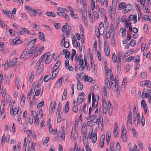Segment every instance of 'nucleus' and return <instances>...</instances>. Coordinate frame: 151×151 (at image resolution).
I'll return each mask as SVG.
<instances>
[{
	"label": "nucleus",
	"instance_id": "18",
	"mask_svg": "<svg viewBox=\"0 0 151 151\" xmlns=\"http://www.w3.org/2000/svg\"><path fill=\"white\" fill-rule=\"evenodd\" d=\"M81 35L82 36V37L81 38V42H82V43L83 44L84 43V41H85L84 31L83 29H82V34H81Z\"/></svg>",
	"mask_w": 151,
	"mask_h": 151
},
{
	"label": "nucleus",
	"instance_id": "3",
	"mask_svg": "<svg viewBox=\"0 0 151 151\" xmlns=\"http://www.w3.org/2000/svg\"><path fill=\"white\" fill-rule=\"evenodd\" d=\"M125 7H126L125 8H127V9H125L124 13V14H126L132 9L133 6L131 4H128L125 6Z\"/></svg>",
	"mask_w": 151,
	"mask_h": 151
},
{
	"label": "nucleus",
	"instance_id": "59",
	"mask_svg": "<svg viewBox=\"0 0 151 151\" xmlns=\"http://www.w3.org/2000/svg\"><path fill=\"white\" fill-rule=\"evenodd\" d=\"M9 32L11 34V35H12V36H14L15 35V32L14 30H13L12 29H10L9 30Z\"/></svg>",
	"mask_w": 151,
	"mask_h": 151
},
{
	"label": "nucleus",
	"instance_id": "9",
	"mask_svg": "<svg viewBox=\"0 0 151 151\" xmlns=\"http://www.w3.org/2000/svg\"><path fill=\"white\" fill-rule=\"evenodd\" d=\"M92 108L91 106L89 107V116L88 117H90V118H92V116H93V118L92 119H96L97 118V115L96 114H94L92 116H91V112L92 111Z\"/></svg>",
	"mask_w": 151,
	"mask_h": 151
},
{
	"label": "nucleus",
	"instance_id": "30",
	"mask_svg": "<svg viewBox=\"0 0 151 151\" xmlns=\"http://www.w3.org/2000/svg\"><path fill=\"white\" fill-rule=\"evenodd\" d=\"M112 59L113 60V62L114 63H116L117 58L114 52L113 53L112 55Z\"/></svg>",
	"mask_w": 151,
	"mask_h": 151
},
{
	"label": "nucleus",
	"instance_id": "58",
	"mask_svg": "<svg viewBox=\"0 0 151 151\" xmlns=\"http://www.w3.org/2000/svg\"><path fill=\"white\" fill-rule=\"evenodd\" d=\"M92 102H95L96 101V99L95 98V97L94 96V93H93V92H92Z\"/></svg>",
	"mask_w": 151,
	"mask_h": 151
},
{
	"label": "nucleus",
	"instance_id": "19",
	"mask_svg": "<svg viewBox=\"0 0 151 151\" xmlns=\"http://www.w3.org/2000/svg\"><path fill=\"white\" fill-rule=\"evenodd\" d=\"M63 77H61L56 82L55 85L57 86L60 85V86L62 83Z\"/></svg>",
	"mask_w": 151,
	"mask_h": 151
},
{
	"label": "nucleus",
	"instance_id": "12",
	"mask_svg": "<svg viewBox=\"0 0 151 151\" xmlns=\"http://www.w3.org/2000/svg\"><path fill=\"white\" fill-rule=\"evenodd\" d=\"M41 65H42V66L41 67L40 65L39 66L37 70L36 73H38V76L41 73L44 68L43 64H42Z\"/></svg>",
	"mask_w": 151,
	"mask_h": 151
},
{
	"label": "nucleus",
	"instance_id": "36",
	"mask_svg": "<svg viewBox=\"0 0 151 151\" xmlns=\"http://www.w3.org/2000/svg\"><path fill=\"white\" fill-rule=\"evenodd\" d=\"M132 116H127V125H129V124H128V123L129 122H130V124H132Z\"/></svg>",
	"mask_w": 151,
	"mask_h": 151
},
{
	"label": "nucleus",
	"instance_id": "14",
	"mask_svg": "<svg viewBox=\"0 0 151 151\" xmlns=\"http://www.w3.org/2000/svg\"><path fill=\"white\" fill-rule=\"evenodd\" d=\"M44 49V47L42 46L41 48H39L37 51L36 52V55H35L34 56L35 57H36L37 56L39 55L42 52V50H43Z\"/></svg>",
	"mask_w": 151,
	"mask_h": 151
},
{
	"label": "nucleus",
	"instance_id": "48",
	"mask_svg": "<svg viewBox=\"0 0 151 151\" xmlns=\"http://www.w3.org/2000/svg\"><path fill=\"white\" fill-rule=\"evenodd\" d=\"M110 151H114V142H112L111 143L110 147Z\"/></svg>",
	"mask_w": 151,
	"mask_h": 151
},
{
	"label": "nucleus",
	"instance_id": "29",
	"mask_svg": "<svg viewBox=\"0 0 151 151\" xmlns=\"http://www.w3.org/2000/svg\"><path fill=\"white\" fill-rule=\"evenodd\" d=\"M25 96L24 94H22V97L21 100V103L22 101L23 102V105H24V103L25 102ZM21 104L22 103H21Z\"/></svg>",
	"mask_w": 151,
	"mask_h": 151
},
{
	"label": "nucleus",
	"instance_id": "64",
	"mask_svg": "<svg viewBox=\"0 0 151 151\" xmlns=\"http://www.w3.org/2000/svg\"><path fill=\"white\" fill-rule=\"evenodd\" d=\"M146 85L147 87L151 88V81L147 80Z\"/></svg>",
	"mask_w": 151,
	"mask_h": 151
},
{
	"label": "nucleus",
	"instance_id": "33",
	"mask_svg": "<svg viewBox=\"0 0 151 151\" xmlns=\"http://www.w3.org/2000/svg\"><path fill=\"white\" fill-rule=\"evenodd\" d=\"M44 104V101H42L40 103H38L37 105V109H39L42 107Z\"/></svg>",
	"mask_w": 151,
	"mask_h": 151
},
{
	"label": "nucleus",
	"instance_id": "25",
	"mask_svg": "<svg viewBox=\"0 0 151 151\" xmlns=\"http://www.w3.org/2000/svg\"><path fill=\"white\" fill-rule=\"evenodd\" d=\"M83 97L82 98L81 97H79V96H78V97L77 99V103L79 105H80L82 103L83 101Z\"/></svg>",
	"mask_w": 151,
	"mask_h": 151
},
{
	"label": "nucleus",
	"instance_id": "62",
	"mask_svg": "<svg viewBox=\"0 0 151 151\" xmlns=\"http://www.w3.org/2000/svg\"><path fill=\"white\" fill-rule=\"evenodd\" d=\"M40 90L41 88H40L39 89L36 91L35 92V95L36 96H38L39 95L40 93Z\"/></svg>",
	"mask_w": 151,
	"mask_h": 151
},
{
	"label": "nucleus",
	"instance_id": "26",
	"mask_svg": "<svg viewBox=\"0 0 151 151\" xmlns=\"http://www.w3.org/2000/svg\"><path fill=\"white\" fill-rule=\"evenodd\" d=\"M93 15L94 16V17L96 19H97L99 18V15L98 13L95 11H94L93 13Z\"/></svg>",
	"mask_w": 151,
	"mask_h": 151
},
{
	"label": "nucleus",
	"instance_id": "8",
	"mask_svg": "<svg viewBox=\"0 0 151 151\" xmlns=\"http://www.w3.org/2000/svg\"><path fill=\"white\" fill-rule=\"evenodd\" d=\"M107 30L106 31V36L107 39H109L111 35V33L110 32V27L108 26L106 28Z\"/></svg>",
	"mask_w": 151,
	"mask_h": 151
},
{
	"label": "nucleus",
	"instance_id": "57",
	"mask_svg": "<svg viewBox=\"0 0 151 151\" xmlns=\"http://www.w3.org/2000/svg\"><path fill=\"white\" fill-rule=\"evenodd\" d=\"M114 34L113 35V36L111 37V42L112 44H113V45H115V40L114 38Z\"/></svg>",
	"mask_w": 151,
	"mask_h": 151
},
{
	"label": "nucleus",
	"instance_id": "15",
	"mask_svg": "<svg viewBox=\"0 0 151 151\" xmlns=\"http://www.w3.org/2000/svg\"><path fill=\"white\" fill-rule=\"evenodd\" d=\"M69 102L67 101L65 106V113H67L69 111Z\"/></svg>",
	"mask_w": 151,
	"mask_h": 151
},
{
	"label": "nucleus",
	"instance_id": "43",
	"mask_svg": "<svg viewBox=\"0 0 151 151\" xmlns=\"http://www.w3.org/2000/svg\"><path fill=\"white\" fill-rule=\"evenodd\" d=\"M150 17L151 18V16H150ZM143 18L146 21L149 20L151 23V20H150V19L149 18V16H148L147 15H145L144 16V17H143Z\"/></svg>",
	"mask_w": 151,
	"mask_h": 151
},
{
	"label": "nucleus",
	"instance_id": "53",
	"mask_svg": "<svg viewBox=\"0 0 151 151\" xmlns=\"http://www.w3.org/2000/svg\"><path fill=\"white\" fill-rule=\"evenodd\" d=\"M147 80H145L142 81L141 83L140 86L141 87H144L143 85H146L147 84Z\"/></svg>",
	"mask_w": 151,
	"mask_h": 151
},
{
	"label": "nucleus",
	"instance_id": "38",
	"mask_svg": "<svg viewBox=\"0 0 151 151\" xmlns=\"http://www.w3.org/2000/svg\"><path fill=\"white\" fill-rule=\"evenodd\" d=\"M35 13L36 14V13H37L40 16V15L42 13V12L40 10L37 9H35Z\"/></svg>",
	"mask_w": 151,
	"mask_h": 151
},
{
	"label": "nucleus",
	"instance_id": "11",
	"mask_svg": "<svg viewBox=\"0 0 151 151\" xmlns=\"http://www.w3.org/2000/svg\"><path fill=\"white\" fill-rule=\"evenodd\" d=\"M105 138V134H102L100 138V141H102L103 142H102L103 144L101 145H100L99 147L101 148H102L103 147L104 145V140Z\"/></svg>",
	"mask_w": 151,
	"mask_h": 151
},
{
	"label": "nucleus",
	"instance_id": "47",
	"mask_svg": "<svg viewBox=\"0 0 151 151\" xmlns=\"http://www.w3.org/2000/svg\"><path fill=\"white\" fill-rule=\"evenodd\" d=\"M4 44V42H0V51H2L3 50Z\"/></svg>",
	"mask_w": 151,
	"mask_h": 151
},
{
	"label": "nucleus",
	"instance_id": "39",
	"mask_svg": "<svg viewBox=\"0 0 151 151\" xmlns=\"http://www.w3.org/2000/svg\"><path fill=\"white\" fill-rule=\"evenodd\" d=\"M22 42V41L21 40H16L14 41V42H12L13 43H14V45H15V44L18 45L19 44H21Z\"/></svg>",
	"mask_w": 151,
	"mask_h": 151
},
{
	"label": "nucleus",
	"instance_id": "1",
	"mask_svg": "<svg viewBox=\"0 0 151 151\" xmlns=\"http://www.w3.org/2000/svg\"><path fill=\"white\" fill-rule=\"evenodd\" d=\"M125 125L124 124H122V131L121 134V137L122 140L123 141L125 142L126 141L127 137V131L125 127Z\"/></svg>",
	"mask_w": 151,
	"mask_h": 151
},
{
	"label": "nucleus",
	"instance_id": "28",
	"mask_svg": "<svg viewBox=\"0 0 151 151\" xmlns=\"http://www.w3.org/2000/svg\"><path fill=\"white\" fill-rule=\"evenodd\" d=\"M21 29L22 31L25 32L27 34H31V33L30 32V31L28 30L26 28L24 27H21Z\"/></svg>",
	"mask_w": 151,
	"mask_h": 151
},
{
	"label": "nucleus",
	"instance_id": "34",
	"mask_svg": "<svg viewBox=\"0 0 151 151\" xmlns=\"http://www.w3.org/2000/svg\"><path fill=\"white\" fill-rule=\"evenodd\" d=\"M113 88H115V89H119V84L118 82H117V81H115V85L114 86H113Z\"/></svg>",
	"mask_w": 151,
	"mask_h": 151
},
{
	"label": "nucleus",
	"instance_id": "60",
	"mask_svg": "<svg viewBox=\"0 0 151 151\" xmlns=\"http://www.w3.org/2000/svg\"><path fill=\"white\" fill-rule=\"evenodd\" d=\"M70 52L69 51H67V50H66V54L65 55V58L66 59H67L68 58V57L69 56H70Z\"/></svg>",
	"mask_w": 151,
	"mask_h": 151
},
{
	"label": "nucleus",
	"instance_id": "55",
	"mask_svg": "<svg viewBox=\"0 0 151 151\" xmlns=\"http://www.w3.org/2000/svg\"><path fill=\"white\" fill-rule=\"evenodd\" d=\"M120 20V17L119 16H118V17H116V25H118V24L119 23Z\"/></svg>",
	"mask_w": 151,
	"mask_h": 151
},
{
	"label": "nucleus",
	"instance_id": "10",
	"mask_svg": "<svg viewBox=\"0 0 151 151\" xmlns=\"http://www.w3.org/2000/svg\"><path fill=\"white\" fill-rule=\"evenodd\" d=\"M101 14H103L104 17V22L105 23V24H106V23L107 21V18L106 16L105 15L106 14V12L105 9L103 8H102L101 9Z\"/></svg>",
	"mask_w": 151,
	"mask_h": 151
},
{
	"label": "nucleus",
	"instance_id": "16",
	"mask_svg": "<svg viewBox=\"0 0 151 151\" xmlns=\"http://www.w3.org/2000/svg\"><path fill=\"white\" fill-rule=\"evenodd\" d=\"M102 106L103 107V109L104 110L105 109V110H106V106H107V104L106 102V100L105 99H103L102 98Z\"/></svg>",
	"mask_w": 151,
	"mask_h": 151
},
{
	"label": "nucleus",
	"instance_id": "23",
	"mask_svg": "<svg viewBox=\"0 0 151 151\" xmlns=\"http://www.w3.org/2000/svg\"><path fill=\"white\" fill-rule=\"evenodd\" d=\"M87 125L88 126L92 127L95 124V122L93 120L87 122Z\"/></svg>",
	"mask_w": 151,
	"mask_h": 151
},
{
	"label": "nucleus",
	"instance_id": "13",
	"mask_svg": "<svg viewBox=\"0 0 151 151\" xmlns=\"http://www.w3.org/2000/svg\"><path fill=\"white\" fill-rule=\"evenodd\" d=\"M45 14L49 17L52 16L53 17H56V15L54 12H47L45 13Z\"/></svg>",
	"mask_w": 151,
	"mask_h": 151
},
{
	"label": "nucleus",
	"instance_id": "20",
	"mask_svg": "<svg viewBox=\"0 0 151 151\" xmlns=\"http://www.w3.org/2000/svg\"><path fill=\"white\" fill-rule=\"evenodd\" d=\"M83 88V85L81 82H79L77 84V88L79 91H81Z\"/></svg>",
	"mask_w": 151,
	"mask_h": 151
},
{
	"label": "nucleus",
	"instance_id": "2",
	"mask_svg": "<svg viewBox=\"0 0 151 151\" xmlns=\"http://www.w3.org/2000/svg\"><path fill=\"white\" fill-rule=\"evenodd\" d=\"M26 9L28 12H29V13L30 15L33 16H36L37 14L35 13V10L32 9L31 7L27 6H26Z\"/></svg>",
	"mask_w": 151,
	"mask_h": 151
},
{
	"label": "nucleus",
	"instance_id": "44",
	"mask_svg": "<svg viewBox=\"0 0 151 151\" xmlns=\"http://www.w3.org/2000/svg\"><path fill=\"white\" fill-rule=\"evenodd\" d=\"M56 13L59 16H62L63 17H64L65 16V15L66 14L64 12H57Z\"/></svg>",
	"mask_w": 151,
	"mask_h": 151
},
{
	"label": "nucleus",
	"instance_id": "51",
	"mask_svg": "<svg viewBox=\"0 0 151 151\" xmlns=\"http://www.w3.org/2000/svg\"><path fill=\"white\" fill-rule=\"evenodd\" d=\"M117 149L119 150V151L121 149L120 144H119L118 142H117L116 144V150H117Z\"/></svg>",
	"mask_w": 151,
	"mask_h": 151
},
{
	"label": "nucleus",
	"instance_id": "54",
	"mask_svg": "<svg viewBox=\"0 0 151 151\" xmlns=\"http://www.w3.org/2000/svg\"><path fill=\"white\" fill-rule=\"evenodd\" d=\"M69 65V61L68 59H66L65 61V66L66 68H67Z\"/></svg>",
	"mask_w": 151,
	"mask_h": 151
},
{
	"label": "nucleus",
	"instance_id": "40",
	"mask_svg": "<svg viewBox=\"0 0 151 151\" xmlns=\"http://www.w3.org/2000/svg\"><path fill=\"white\" fill-rule=\"evenodd\" d=\"M34 119H35V123L37 125H38L39 123V119L36 117L34 116Z\"/></svg>",
	"mask_w": 151,
	"mask_h": 151
},
{
	"label": "nucleus",
	"instance_id": "63",
	"mask_svg": "<svg viewBox=\"0 0 151 151\" xmlns=\"http://www.w3.org/2000/svg\"><path fill=\"white\" fill-rule=\"evenodd\" d=\"M86 151H92L91 147L88 144L86 145Z\"/></svg>",
	"mask_w": 151,
	"mask_h": 151
},
{
	"label": "nucleus",
	"instance_id": "22",
	"mask_svg": "<svg viewBox=\"0 0 151 151\" xmlns=\"http://www.w3.org/2000/svg\"><path fill=\"white\" fill-rule=\"evenodd\" d=\"M141 106L142 108L145 109L147 106V104L145 103V100L144 99H142V100L141 102Z\"/></svg>",
	"mask_w": 151,
	"mask_h": 151
},
{
	"label": "nucleus",
	"instance_id": "4",
	"mask_svg": "<svg viewBox=\"0 0 151 151\" xmlns=\"http://www.w3.org/2000/svg\"><path fill=\"white\" fill-rule=\"evenodd\" d=\"M61 62L60 61L55 63L53 69L52 71V73H53L54 72H57L58 71H57V69L58 68L59 66L61 64Z\"/></svg>",
	"mask_w": 151,
	"mask_h": 151
},
{
	"label": "nucleus",
	"instance_id": "49",
	"mask_svg": "<svg viewBox=\"0 0 151 151\" xmlns=\"http://www.w3.org/2000/svg\"><path fill=\"white\" fill-rule=\"evenodd\" d=\"M85 74L83 73H81L80 74L78 75L79 77L80 78H81L82 79H83L85 77Z\"/></svg>",
	"mask_w": 151,
	"mask_h": 151
},
{
	"label": "nucleus",
	"instance_id": "31",
	"mask_svg": "<svg viewBox=\"0 0 151 151\" xmlns=\"http://www.w3.org/2000/svg\"><path fill=\"white\" fill-rule=\"evenodd\" d=\"M66 93H67V89L65 88L64 89L63 95L62 98V100H64L66 98Z\"/></svg>",
	"mask_w": 151,
	"mask_h": 151
},
{
	"label": "nucleus",
	"instance_id": "17",
	"mask_svg": "<svg viewBox=\"0 0 151 151\" xmlns=\"http://www.w3.org/2000/svg\"><path fill=\"white\" fill-rule=\"evenodd\" d=\"M16 63L14 60H13V59L10 60L9 63H7V64L8 65V67H12L14 66Z\"/></svg>",
	"mask_w": 151,
	"mask_h": 151
},
{
	"label": "nucleus",
	"instance_id": "6",
	"mask_svg": "<svg viewBox=\"0 0 151 151\" xmlns=\"http://www.w3.org/2000/svg\"><path fill=\"white\" fill-rule=\"evenodd\" d=\"M39 39L42 41L45 42L46 41L45 36L44 34L42 32H39Z\"/></svg>",
	"mask_w": 151,
	"mask_h": 151
},
{
	"label": "nucleus",
	"instance_id": "7",
	"mask_svg": "<svg viewBox=\"0 0 151 151\" xmlns=\"http://www.w3.org/2000/svg\"><path fill=\"white\" fill-rule=\"evenodd\" d=\"M134 51V50L133 49L128 50L124 54V57L125 58L126 57L129 56L131 55Z\"/></svg>",
	"mask_w": 151,
	"mask_h": 151
},
{
	"label": "nucleus",
	"instance_id": "5",
	"mask_svg": "<svg viewBox=\"0 0 151 151\" xmlns=\"http://www.w3.org/2000/svg\"><path fill=\"white\" fill-rule=\"evenodd\" d=\"M111 137V133L110 132L108 131L106 134V140L107 145H108L109 144V141Z\"/></svg>",
	"mask_w": 151,
	"mask_h": 151
},
{
	"label": "nucleus",
	"instance_id": "45",
	"mask_svg": "<svg viewBox=\"0 0 151 151\" xmlns=\"http://www.w3.org/2000/svg\"><path fill=\"white\" fill-rule=\"evenodd\" d=\"M140 57L139 55H137L135 56V58L134 59V62H137L139 63L140 62L139 60Z\"/></svg>",
	"mask_w": 151,
	"mask_h": 151
},
{
	"label": "nucleus",
	"instance_id": "46",
	"mask_svg": "<svg viewBox=\"0 0 151 151\" xmlns=\"http://www.w3.org/2000/svg\"><path fill=\"white\" fill-rule=\"evenodd\" d=\"M141 122L142 123V126H144L145 123V119L144 117L143 116V113H142V120L141 121Z\"/></svg>",
	"mask_w": 151,
	"mask_h": 151
},
{
	"label": "nucleus",
	"instance_id": "37",
	"mask_svg": "<svg viewBox=\"0 0 151 151\" xmlns=\"http://www.w3.org/2000/svg\"><path fill=\"white\" fill-rule=\"evenodd\" d=\"M134 58V57L133 56H129L126 59L125 61L127 62H129L133 59Z\"/></svg>",
	"mask_w": 151,
	"mask_h": 151
},
{
	"label": "nucleus",
	"instance_id": "50",
	"mask_svg": "<svg viewBox=\"0 0 151 151\" xmlns=\"http://www.w3.org/2000/svg\"><path fill=\"white\" fill-rule=\"evenodd\" d=\"M91 129H92L91 132V133H89L88 135V137L89 139H91L93 136L92 134L93 132V128H92Z\"/></svg>",
	"mask_w": 151,
	"mask_h": 151
},
{
	"label": "nucleus",
	"instance_id": "41",
	"mask_svg": "<svg viewBox=\"0 0 151 151\" xmlns=\"http://www.w3.org/2000/svg\"><path fill=\"white\" fill-rule=\"evenodd\" d=\"M63 45L65 48H68L69 46V43L68 42L66 41V42L63 43Z\"/></svg>",
	"mask_w": 151,
	"mask_h": 151
},
{
	"label": "nucleus",
	"instance_id": "32",
	"mask_svg": "<svg viewBox=\"0 0 151 151\" xmlns=\"http://www.w3.org/2000/svg\"><path fill=\"white\" fill-rule=\"evenodd\" d=\"M136 41L133 39H132L129 43V44H130V46L132 47L136 45Z\"/></svg>",
	"mask_w": 151,
	"mask_h": 151
},
{
	"label": "nucleus",
	"instance_id": "24",
	"mask_svg": "<svg viewBox=\"0 0 151 151\" xmlns=\"http://www.w3.org/2000/svg\"><path fill=\"white\" fill-rule=\"evenodd\" d=\"M82 133L83 134H87L86 133L87 131V128L85 127V126H83L81 129Z\"/></svg>",
	"mask_w": 151,
	"mask_h": 151
},
{
	"label": "nucleus",
	"instance_id": "27",
	"mask_svg": "<svg viewBox=\"0 0 151 151\" xmlns=\"http://www.w3.org/2000/svg\"><path fill=\"white\" fill-rule=\"evenodd\" d=\"M2 11L4 15L6 16H8L9 17H10V16L9 15V14L11 12V11H8L7 10L4 9H2Z\"/></svg>",
	"mask_w": 151,
	"mask_h": 151
},
{
	"label": "nucleus",
	"instance_id": "61",
	"mask_svg": "<svg viewBox=\"0 0 151 151\" xmlns=\"http://www.w3.org/2000/svg\"><path fill=\"white\" fill-rule=\"evenodd\" d=\"M135 17V15L131 14L129 16V19L130 20H132Z\"/></svg>",
	"mask_w": 151,
	"mask_h": 151
},
{
	"label": "nucleus",
	"instance_id": "35",
	"mask_svg": "<svg viewBox=\"0 0 151 151\" xmlns=\"http://www.w3.org/2000/svg\"><path fill=\"white\" fill-rule=\"evenodd\" d=\"M97 29L101 35H102L104 34V27H102V28L101 29Z\"/></svg>",
	"mask_w": 151,
	"mask_h": 151
},
{
	"label": "nucleus",
	"instance_id": "52",
	"mask_svg": "<svg viewBox=\"0 0 151 151\" xmlns=\"http://www.w3.org/2000/svg\"><path fill=\"white\" fill-rule=\"evenodd\" d=\"M107 110L109 115L110 116H111L113 108L111 107V108L107 109Z\"/></svg>",
	"mask_w": 151,
	"mask_h": 151
},
{
	"label": "nucleus",
	"instance_id": "21",
	"mask_svg": "<svg viewBox=\"0 0 151 151\" xmlns=\"http://www.w3.org/2000/svg\"><path fill=\"white\" fill-rule=\"evenodd\" d=\"M82 14V15L83 17V22L85 24L86 23H87V20L86 18V15L83 12H81Z\"/></svg>",
	"mask_w": 151,
	"mask_h": 151
},
{
	"label": "nucleus",
	"instance_id": "56",
	"mask_svg": "<svg viewBox=\"0 0 151 151\" xmlns=\"http://www.w3.org/2000/svg\"><path fill=\"white\" fill-rule=\"evenodd\" d=\"M146 75V76H147V75L146 74L145 72H142L141 73L140 77L142 78H145V75Z\"/></svg>",
	"mask_w": 151,
	"mask_h": 151
},
{
	"label": "nucleus",
	"instance_id": "42",
	"mask_svg": "<svg viewBox=\"0 0 151 151\" xmlns=\"http://www.w3.org/2000/svg\"><path fill=\"white\" fill-rule=\"evenodd\" d=\"M72 40L73 44H74L75 42L77 41L76 39L73 34L72 35Z\"/></svg>",
	"mask_w": 151,
	"mask_h": 151
}]
</instances>
